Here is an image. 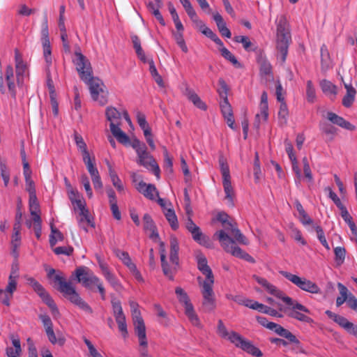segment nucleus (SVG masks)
Wrapping results in <instances>:
<instances>
[{
  "label": "nucleus",
  "mask_w": 357,
  "mask_h": 357,
  "mask_svg": "<svg viewBox=\"0 0 357 357\" xmlns=\"http://www.w3.org/2000/svg\"><path fill=\"white\" fill-rule=\"evenodd\" d=\"M144 229L149 232V238L155 242L159 243V252L160 255L161 266L163 273L170 280L174 279V275L176 272L179 265L178 250L179 245L177 238L175 236L170 238V253L169 262L166 259L165 245L160 241L159 234L153 220L149 214H144L143 217Z\"/></svg>",
  "instance_id": "1"
},
{
  "label": "nucleus",
  "mask_w": 357,
  "mask_h": 357,
  "mask_svg": "<svg viewBox=\"0 0 357 357\" xmlns=\"http://www.w3.org/2000/svg\"><path fill=\"white\" fill-rule=\"evenodd\" d=\"M54 268L47 271V277L52 278L54 282L59 284L58 289L63 296L72 304L88 314H92L93 311L91 307L80 296L71 282L66 281L62 274H56Z\"/></svg>",
  "instance_id": "2"
},
{
  "label": "nucleus",
  "mask_w": 357,
  "mask_h": 357,
  "mask_svg": "<svg viewBox=\"0 0 357 357\" xmlns=\"http://www.w3.org/2000/svg\"><path fill=\"white\" fill-rule=\"evenodd\" d=\"M275 30L274 41L278 52L280 54V60L284 63L288 54L289 46L291 43L290 24L284 14L278 15L275 20Z\"/></svg>",
  "instance_id": "3"
},
{
  "label": "nucleus",
  "mask_w": 357,
  "mask_h": 357,
  "mask_svg": "<svg viewBox=\"0 0 357 357\" xmlns=\"http://www.w3.org/2000/svg\"><path fill=\"white\" fill-rule=\"evenodd\" d=\"M217 333L222 338L228 340L236 347L241 348L252 356L261 357L263 355L262 352L254 346L250 341L245 340L240 334L234 331H229L222 320L218 321Z\"/></svg>",
  "instance_id": "4"
},
{
  "label": "nucleus",
  "mask_w": 357,
  "mask_h": 357,
  "mask_svg": "<svg viewBox=\"0 0 357 357\" xmlns=\"http://www.w3.org/2000/svg\"><path fill=\"white\" fill-rule=\"evenodd\" d=\"M106 118L109 121L110 130L114 137L121 144L129 142V137L120 128L121 113L115 107H108L105 111Z\"/></svg>",
  "instance_id": "5"
},
{
  "label": "nucleus",
  "mask_w": 357,
  "mask_h": 357,
  "mask_svg": "<svg viewBox=\"0 0 357 357\" xmlns=\"http://www.w3.org/2000/svg\"><path fill=\"white\" fill-rule=\"evenodd\" d=\"M215 235L218 236L222 247L227 252L231 253L233 256L243 259L250 263L255 262V259L238 246H236L231 237H229L224 231H218Z\"/></svg>",
  "instance_id": "6"
},
{
  "label": "nucleus",
  "mask_w": 357,
  "mask_h": 357,
  "mask_svg": "<svg viewBox=\"0 0 357 357\" xmlns=\"http://www.w3.org/2000/svg\"><path fill=\"white\" fill-rule=\"evenodd\" d=\"M279 273L287 280L304 291L314 294L321 293V289L319 286L315 282L305 278L300 277L285 271H280Z\"/></svg>",
  "instance_id": "7"
},
{
  "label": "nucleus",
  "mask_w": 357,
  "mask_h": 357,
  "mask_svg": "<svg viewBox=\"0 0 357 357\" xmlns=\"http://www.w3.org/2000/svg\"><path fill=\"white\" fill-rule=\"evenodd\" d=\"M175 293L179 302L183 305L185 314L187 316L190 323L195 326L202 328V325L200 322L199 318L196 314L187 293L179 287L176 288Z\"/></svg>",
  "instance_id": "8"
},
{
  "label": "nucleus",
  "mask_w": 357,
  "mask_h": 357,
  "mask_svg": "<svg viewBox=\"0 0 357 357\" xmlns=\"http://www.w3.org/2000/svg\"><path fill=\"white\" fill-rule=\"evenodd\" d=\"M26 282L40 297L43 301L50 308L53 314H59V310L54 300L48 292L36 280L31 277H26Z\"/></svg>",
  "instance_id": "9"
},
{
  "label": "nucleus",
  "mask_w": 357,
  "mask_h": 357,
  "mask_svg": "<svg viewBox=\"0 0 357 357\" xmlns=\"http://www.w3.org/2000/svg\"><path fill=\"white\" fill-rule=\"evenodd\" d=\"M197 281L202 287V294L203 296L202 305L206 311H213L215 308V300L213 285L214 282H202V278L198 277Z\"/></svg>",
  "instance_id": "10"
},
{
  "label": "nucleus",
  "mask_w": 357,
  "mask_h": 357,
  "mask_svg": "<svg viewBox=\"0 0 357 357\" xmlns=\"http://www.w3.org/2000/svg\"><path fill=\"white\" fill-rule=\"evenodd\" d=\"M73 62L82 80H88L89 77L93 75L90 61L80 51H76L75 52Z\"/></svg>",
  "instance_id": "11"
},
{
  "label": "nucleus",
  "mask_w": 357,
  "mask_h": 357,
  "mask_svg": "<svg viewBox=\"0 0 357 357\" xmlns=\"http://www.w3.org/2000/svg\"><path fill=\"white\" fill-rule=\"evenodd\" d=\"M41 43L43 46V56L47 64V69L48 70L49 67L52 63V48L49 38V29H48V22H47V17L45 16L43 22L42 23L41 28Z\"/></svg>",
  "instance_id": "12"
},
{
  "label": "nucleus",
  "mask_w": 357,
  "mask_h": 357,
  "mask_svg": "<svg viewBox=\"0 0 357 357\" xmlns=\"http://www.w3.org/2000/svg\"><path fill=\"white\" fill-rule=\"evenodd\" d=\"M253 278L259 284L264 287L268 294L282 300L284 303H291V298L287 296L282 291L278 289L276 286L270 283L266 278L256 275H253Z\"/></svg>",
  "instance_id": "13"
},
{
  "label": "nucleus",
  "mask_w": 357,
  "mask_h": 357,
  "mask_svg": "<svg viewBox=\"0 0 357 357\" xmlns=\"http://www.w3.org/2000/svg\"><path fill=\"white\" fill-rule=\"evenodd\" d=\"M137 154L138 156L137 163L147 169L152 171L156 177L159 178L160 172L159 166L157 165L155 160L151 154L147 151V148L146 147V149L139 150Z\"/></svg>",
  "instance_id": "14"
},
{
  "label": "nucleus",
  "mask_w": 357,
  "mask_h": 357,
  "mask_svg": "<svg viewBox=\"0 0 357 357\" xmlns=\"http://www.w3.org/2000/svg\"><path fill=\"white\" fill-rule=\"evenodd\" d=\"M82 81L89 86L92 98L94 100L99 101L100 104L105 105L106 103L105 98L102 96L99 99L100 93L103 92V83L102 81L98 78L93 77L92 75L89 77L88 80Z\"/></svg>",
  "instance_id": "15"
},
{
  "label": "nucleus",
  "mask_w": 357,
  "mask_h": 357,
  "mask_svg": "<svg viewBox=\"0 0 357 357\" xmlns=\"http://www.w3.org/2000/svg\"><path fill=\"white\" fill-rule=\"evenodd\" d=\"M39 319L43 324L49 341L53 344L58 343L59 345H63L66 340L63 337H59L56 338L53 330V324L50 317L44 314H40Z\"/></svg>",
  "instance_id": "16"
},
{
  "label": "nucleus",
  "mask_w": 357,
  "mask_h": 357,
  "mask_svg": "<svg viewBox=\"0 0 357 357\" xmlns=\"http://www.w3.org/2000/svg\"><path fill=\"white\" fill-rule=\"evenodd\" d=\"M286 304L287 305H289V307H291V312L289 313V317L294 318L297 320H299L301 321H303V322H306V323H311L312 321V319L310 317H309L302 313V312H306V313L310 312L309 310L306 307L303 305L302 304L298 303V302L293 300L292 298H291V304L290 303H286Z\"/></svg>",
  "instance_id": "17"
},
{
  "label": "nucleus",
  "mask_w": 357,
  "mask_h": 357,
  "mask_svg": "<svg viewBox=\"0 0 357 357\" xmlns=\"http://www.w3.org/2000/svg\"><path fill=\"white\" fill-rule=\"evenodd\" d=\"M86 169L91 177V180L95 189H100L102 188V183L95 164V158H91L90 155L82 158Z\"/></svg>",
  "instance_id": "18"
},
{
  "label": "nucleus",
  "mask_w": 357,
  "mask_h": 357,
  "mask_svg": "<svg viewBox=\"0 0 357 357\" xmlns=\"http://www.w3.org/2000/svg\"><path fill=\"white\" fill-rule=\"evenodd\" d=\"M222 227L223 229L221 231H224L229 237H230L229 234H231L233 236L231 238L234 241V243L237 242L242 245H248V240L238 229L236 225L231 222H228L223 224Z\"/></svg>",
  "instance_id": "19"
},
{
  "label": "nucleus",
  "mask_w": 357,
  "mask_h": 357,
  "mask_svg": "<svg viewBox=\"0 0 357 357\" xmlns=\"http://www.w3.org/2000/svg\"><path fill=\"white\" fill-rule=\"evenodd\" d=\"M185 227L191 233L192 238L195 241L206 247L209 246L208 238L205 236L202 233L199 227L194 223L190 217H188L186 221Z\"/></svg>",
  "instance_id": "20"
},
{
  "label": "nucleus",
  "mask_w": 357,
  "mask_h": 357,
  "mask_svg": "<svg viewBox=\"0 0 357 357\" xmlns=\"http://www.w3.org/2000/svg\"><path fill=\"white\" fill-rule=\"evenodd\" d=\"M185 227L191 233L192 238L195 241L206 247L209 246L208 238L205 236L202 233L199 227L194 223L190 217H188L186 221Z\"/></svg>",
  "instance_id": "21"
},
{
  "label": "nucleus",
  "mask_w": 357,
  "mask_h": 357,
  "mask_svg": "<svg viewBox=\"0 0 357 357\" xmlns=\"http://www.w3.org/2000/svg\"><path fill=\"white\" fill-rule=\"evenodd\" d=\"M197 263V268L203 275L206 276L205 280L202 279V282H214V277L211 268L208 265L206 257L200 252H197L195 255Z\"/></svg>",
  "instance_id": "22"
},
{
  "label": "nucleus",
  "mask_w": 357,
  "mask_h": 357,
  "mask_svg": "<svg viewBox=\"0 0 357 357\" xmlns=\"http://www.w3.org/2000/svg\"><path fill=\"white\" fill-rule=\"evenodd\" d=\"M17 275H13V273L12 272L8 278V283L5 290H3L1 303L6 306L10 305V300L13 298L14 291L17 289Z\"/></svg>",
  "instance_id": "23"
},
{
  "label": "nucleus",
  "mask_w": 357,
  "mask_h": 357,
  "mask_svg": "<svg viewBox=\"0 0 357 357\" xmlns=\"http://www.w3.org/2000/svg\"><path fill=\"white\" fill-rule=\"evenodd\" d=\"M130 306L132 312L133 324L135 327V332H139L146 331V326L142 317H141L140 311L138 309V304L133 301H130Z\"/></svg>",
  "instance_id": "24"
},
{
  "label": "nucleus",
  "mask_w": 357,
  "mask_h": 357,
  "mask_svg": "<svg viewBox=\"0 0 357 357\" xmlns=\"http://www.w3.org/2000/svg\"><path fill=\"white\" fill-rule=\"evenodd\" d=\"M326 118L331 123L337 125L347 130L352 131L356 129V127L353 124L334 112H327Z\"/></svg>",
  "instance_id": "25"
},
{
  "label": "nucleus",
  "mask_w": 357,
  "mask_h": 357,
  "mask_svg": "<svg viewBox=\"0 0 357 357\" xmlns=\"http://www.w3.org/2000/svg\"><path fill=\"white\" fill-rule=\"evenodd\" d=\"M136 189L145 197L151 200L154 199L155 196L158 195V192L154 185L146 184L143 181H139V182L137 184Z\"/></svg>",
  "instance_id": "26"
},
{
  "label": "nucleus",
  "mask_w": 357,
  "mask_h": 357,
  "mask_svg": "<svg viewBox=\"0 0 357 357\" xmlns=\"http://www.w3.org/2000/svg\"><path fill=\"white\" fill-rule=\"evenodd\" d=\"M268 329L274 331L276 334L287 339L291 342L299 344V340L294 335L276 323L271 322Z\"/></svg>",
  "instance_id": "27"
},
{
  "label": "nucleus",
  "mask_w": 357,
  "mask_h": 357,
  "mask_svg": "<svg viewBox=\"0 0 357 357\" xmlns=\"http://www.w3.org/2000/svg\"><path fill=\"white\" fill-rule=\"evenodd\" d=\"M268 329L274 331L276 334L287 339L291 342L299 344V340L294 335L276 323L271 322Z\"/></svg>",
  "instance_id": "28"
},
{
  "label": "nucleus",
  "mask_w": 357,
  "mask_h": 357,
  "mask_svg": "<svg viewBox=\"0 0 357 357\" xmlns=\"http://www.w3.org/2000/svg\"><path fill=\"white\" fill-rule=\"evenodd\" d=\"M139 342V349L138 352L139 354V357H152L149 354L148 350V340L146 337V331H139L135 333Z\"/></svg>",
  "instance_id": "29"
},
{
  "label": "nucleus",
  "mask_w": 357,
  "mask_h": 357,
  "mask_svg": "<svg viewBox=\"0 0 357 357\" xmlns=\"http://www.w3.org/2000/svg\"><path fill=\"white\" fill-rule=\"evenodd\" d=\"M346 94L342 98V105L345 107H351L356 99V90L351 84L344 83Z\"/></svg>",
  "instance_id": "30"
},
{
  "label": "nucleus",
  "mask_w": 357,
  "mask_h": 357,
  "mask_svg": "<svg viewBox=\"0 0 357 357\" xmlns=\"http://www.w3.org/2000/svg\"><path fill=\"white\" fill-rule=\"evenodd\" d=\"M6 82L7 84L8 90L10 96L15 98L16 97V87L14 80L13 68L11 66H8L5 73Z\"/></svg>",
  "instance_id": "31"
},
{
  "label": "nucleus",
  "mask_w": 357,
  "mask_h": 357,
  "mask_svg": "<svg viewBox=\"0 0 357 357\" xmlns=\"http://www.w3.org/2000/svg\"><path fill=\"white\" fill-rule=\"evenodd\" d=\"M77 223L79 227L84 230L86 232L88 231V226H90L91 227H94V223L91 220V218L89 216V212L87 211V212H79L78 215L76 217Z\"/></svg>",
  "instance_id": "32"
},
{
  "label": "nucleus",
  "mask_w": 357,
  "mask_h": 357,
  "mask_svg": "<svg viewBox=\"0 0 357 357\" xmlns=\"http://www.w3.org/2000/svg\"><path fill=\"white\" fill-rule=\"evenodd\" d=\"M15 68L17 79L24 77L27 70L26 64L23 61L21 54L17 50L15 51Z\"/></svg>",
  "instance_id": "33"
},
{
  "label": "nucleus",
  "mask_w": 357,
  "mask_h": 357,
  "mask_svg": "<svg viewBox=\"0 0 357 357\" xmlns=\"http://www.w3.org/2000/svg\"><path fill=\"white\" fill-rule=\"evenodd\" d=\"M185 95L189 100H190L195 106L202 110H206V105L201 100L199 96L192 89L187 88Z\"/></svg>",
  "instance_id": "34"
},
{
  "label": "nucleus",
  "mask_w": 357,
  "mask_h": 357,
  "mask_svg": "<svg viewBox=\"0 0 357 357\" xmlns=\"http://www.w3.org/2000/svg\"><path fill=\"white\" fill-rule=\"evenodd\" d=\"M13 230L14 233L12 236L11 240L12 253L15 257H17L18 256L17 248L20 247L21 243L20 226H17V225L15 224L14 225Z\"/></svg>",
  "instance_id": "35"
},
{
  "label": "nucleus",
  "mask_w": 357,
  "mask_h": 357,
  "mask_svg": "<svg viewBox=\"0 0 357 357\" xmlns=\"http://www.w3.org/2000/svg\"><path fill=\"white\" fill-rule=\"evenodd\" d=\"M340 210L341 211V216L344 220L346 223H347L348 226L349 227L351 231L352 234L356 238V242H357V227L354 222L352 220V217L349 213L347 209L344 206L343 207L340 208Z\"/></svg>",
  "instance_id": "36"
},
{
  "label": "nucleus",
  "mask_w": 357,
  "mask_h": 357,
  "mask_svg": "<svg viewBox=\"0 0 357 357\" xmlns=\"http://www.w3.org/2000/svg\"><path fill=\"white\" fill-rule=\"evenodd\" d=\"M91 274H93V273L86 266L78 267L75 271L77 280L79 282L82 283V284L91 276Z\"/></svg>",
  "instance_id": "37"
},
{
  "label": "nucleus",
  "mask_w": 357,
  "mask_h": 357,
  "mask_svg": "<svg viewBox=\"0 0 357 357\" xmlns=\"http://www.w3.org/2000/svg\"><path fill=\"white\" fill-rule=\"evenodd\" d=\"M222 185L225 193V199L227 200L228 204L230 206H233V198L234 196V192L233 187L231 185V179H223Z\"/></svg>",
  "instance_id": "38"
},
{
  "label": "nucleus",
  "mask_w": 357,
  "mask_h": 357,
  "mask_svg": "<svg viewBox=\"0 0 357 357\" xmlns=\"http://www.w3.org/2000/svg\"><path fill=\"white\" fill-rule=\"evenodd\" d=\"M131 39L138 58L144 63H146V56L141 47V42L138 36L133 35L131 36Z\"/></svg>",
  "instance_id": "39"
},
{
  "label": "nucleus",
  "mask_w": 357,
  "mask_h": 357,
  "mask_svg": "<svg viewBox=\"0 0 357 357\" xmlns=\"http://www.w3.org/2000/svg\"><path fill=\"white\" fill-rule=\"evenodd\" d=\"M326 314L328 315L329 318L333 319L335 323H337L340 326L343 328L344 330L348 326L350 321L345 317L337 314L330 310L326 311Z\"/></svg>",
  "instance_id": "40"
},
{
  "label": "nucleus",
  "mask_w": 357,
  "mask_h": 357,
  "mask_svg": "<svg viewBox=\"0 0 357 357\" xmlns=\"http://www.w3.org/2000/svg\"><path fill=\"white\" fill-rule=\"evenodd\" d=\"M164 214H165L166 219L169 222L171 227L174 230L177 229L178 227V219L175 214L174 211L171 208H165Z\"/></svg>",
  "instance_id": "41"
},
{
  "label": "nucleus",
  "mask_w": 357,
  "mask_h": 357,
  "mask_svg": "<svg viewBox=\"0 0 357 357\" xmlns=\"http://www.w3.org/2000/svg\"><path fill=\"white\" fill-rule=\"evenodd\" d=\"M319 129L324 134L329 136L330 140L334 139L337 131V129L335 126L326 122H321L319 123Z\"/></svg>",
  "instance_id": "42"
},
{
  "label": "nucleus",
  "mask_w": 357,
  "mask_h": 357,
  "mask_svg": "<svg viewBox=\"0 0 357 357\" xmlns=\"http://www.w3.org/2000/svg\"><path fill=\"white\" fill-rule=\"evenodd\" d=\"M75 144L77 146V149L81 151L82 158L85 156L90 155L89 153L87 150V146L86 143L84 142L82 137L77 134V132L74 135Z\"/></svg>",
  "instance_id": "43"
},
{
  "label": "nucleus",
  "mask_w": 357,
  "mask_h": 357,
  "mask_svg": "<svg viewBox=\"0 0 357 357\" xmlns=\"http://www.w3.org/2000/svg\"><path fill=\"white\" fill-rule=\"evenodd\" d=\"M29 211L32 217L39 215V204L37 199L36 195H29Z\"/></svg>",
  "instance_id": "44"
},
{
  "label": "nucleus",
  "mask_w": 357,
  "mask_h": 357,
  "mask_svg": "<svg viewBox=\"0 0 357 357\" xmlns=\"http://www.w3.org/2000/svg\"><path fill=\"white\" fill-rule=\"evenodd\" d=\"M221 55L227 60L230 61L234 66H235L237 68H240L241 66V63L238 61L236 58L234 56V54H231V52L227 50L225 47H222L220 49Z\"/></svg>",
  "instance_id": "45"
},
{
  "label": "nucleus",
  "mask_w": 357,
  "mask_h": 357,
  "mask_svg": "<svg viewBox=\"0 0 357 357\" xmlns=\"http://www.w3.org/2000/svg\"><path fill=\"white\" fill-rule=\"evenodd\" d=\"M289 112L285 102H281L278 111V121L280 125H285L287 121Z\"/></svg>",
  "instance_id": "46"
},
{
  "label": "nucleus",
  "mask_w": 357,
  "mask_h": 357,
  "mask_svg": "<svg viewBox=\"0 0 357 357\" xmlns=\"http://www.w3.org/2000/svg\"><path fill=\"white\" fill-rule=\"evenodd\" d=\"M219 165L220 167L221 174L223 179H231L229 168L226 161V159L222 156L219 158Z\"/></svg>",
  "instance_id": "47"
},
{
  "label": "nucleus",
  "mask_w": 357,
  "mask_h": 357,
  "mask_svg": "<svg viewBox=\"0 0 357 357\" xmlns=\"http://www.w3.org/2000/svg\"><path fill=\"white\" fill-rule=\"evenodd\" d=\"M334 253L335 263L338 266L342 265L344 263L346 257L345 248L341 246L336 247L334 248Z\"/></svg>",
  "instance_id": "48"
},
{
  "label": "nucleus",
  "mask_w": 357,
  "mask_h": 357,
  "mask_svg": "<svg viewBox=\"0 0 357 357\" xmlns=\"http://www.w3.org/2000/svg\"><path fill=\"white\" fill-rule=\"evenodd\" d=\"M320 86L323 92L326 94L335 95L337 93L335 86L329 81L325 79L321 81Z\"/></svg>",
  "instance_id": "49"
},
{
  "label": "nucleus",
  "mask_w": 357,
  "mask_h": 357,
  "mask_svg": "<svg viewBox=\"0 0 357 357\" xmlns=\"http://www.w3.org/2000/svg\"><path fill=\"white\" fill-rule=\"evenodd\" d=\"M105 278L116 291H119L123 289L121 283L112 273Z\"/></svg>",
  "instance_id": "50"
},
{
  "label": "nucleus",
  "mask_w": 357,
  "mask_h": 357,
  "mask_svg": "<svg viewBox=\"0 0 357 357\" xmlns=\"http://www.w3.org/2000/svg\"><path fill=\"white\" fill-rule=\"evenodd\" d=\"M258 63H259L260 72L262 75H268L271 73V65L266 59L260 58L258 60Z\"/></svg>",
  "instance_id": "51"
},
{
  "label": "nucleus",
  "mask_w": 357,
  "mask_h": 357,
  "mask_svg": "<svg viewBox=\"0 0 357 357\" xmlns=\"http://www.w3.org/2000/svg\"><path fill=\"white\" fill-rule=\"evenodd\" d=\"M313 227L317 232V238H318L319 241H320V243L322 244V245L326 249L330 250L329 245L326 239L324 232L322 228L319 225H314Z\"/></svg>",
  "instance_id": "52"
},
{
  "label": "nucleus",
  "mask_w": 357,
  "mask_h": 357,
  "mask_svg": "<svg viewBox=\"0 0 357 357\" xmlns=\"http://www.w3.org/2000/svg\"><path fill=\"white\" fill-rule=\"evenodd\" d=\"M112 305L115 319L119 317H126L123 312L121 302L119 301L113 299L112 301Z\"/></svg>",
  "instance_id": "53"
},
{
  "label": "nucleus",
  "mask_w": 357,
  "mask_h": 357,
  "mask_svg": "<svg viewBox=\"0 0 357 357\" xmlns=\"http://www.w3.org/2000/svg\"><path fill=\"white\" fill-rule=\"evenodd\" d=\"M306 97L310 102H314L316 99L315 89L312 84V81L308 80L306 86Z\"/></svg>",
  "instance_id": "54"
},
{
  "label": "nucleus",
  "mask_w": 357,
  "mask_h": 357,
  "mask_svg": "<svg viewBox=\"0 0 357 357\" xmlns=\"http://www.w3.org/2000/svg\"><path fill=\"white\" fill-rule=\"evenodd\" d=\"M219 88L218 89V92L220 98L222 100H227V94L229 91V87L225 80L223 79H220L218 80Z\"/></svg>",
  "instance_id": "55"
},
{
  "label": "nucleus",
  "mask_w": 357,
  "mask_h": 357,
  "mask_svg": "<svg viewBox=\"0 0 357 357\" xmlns=\"http://www.w3.org/2000/svg\"><path fill=\"white\" fill-rule=\"evenodd\" d=\"M33 227L35 231L36 237L40 239L41 236V218L40 215H35L33 218Z\"/></svg>",
  "instance_id": "56"
},
{
  "label": "nucleus",
  "mask_w": 357,
  "mask_h": 357,
  "mask_svg": "<svg viewBox=\"0 0 357 357\" xmlns=\"http://www.w3.org/2000/svg\"><path fill=\"white\" fill-rule=\"evenodd\" d=\"M164 169L169 173H172L173 172L172 159L169 156L167 149L164 151Z\"/></svg>",
  "instance_id": "57"
},
{
  "label": "nucleus",
  "mask_w": 357,
  "mask_h": 357,
  "mask_svg": "<svg viewBox=\"0 0 357 357\" xmlns=\"http://www.w3.org/2000/svg\"><path fill=\"white\" fill-rule=\"evenodd\" d=\"M119 327V330L121 332L122 336L126 338L128 336L127 324L126 321V317H119L115 319Z\"/></svg>",
  "instance_id": "58"
},
{
  "label": "nucleus",
  "mask_w": 357,
  "mask_h": 357,
  "mask_svg": "<svg viewBox=\"0 0 357 357\" xmlns=\"http://www.w3.org/2000/svg\"><path fill=\"white\" fill-rule=\"evenodd\" d=\"M220 106L221 112H222L223 116L233 114L231 106L229 104L228 99L222 100L220 102Z\"/></svg>",
  "instance_id": "59"
},
{
  "label": "nucleus",
  "mask_w": 357,
  "mask_h": 357,
  "mask_svg": "<svg viewBox=\"0 0 357 357\" xmlns=\"http://www.w3.org/2000/svg\"><path fill=\"white\" fill-rule=\"evenodd\" d=\"M25 183H26V190L29 192V195H36L35 183L31 178V176L26 175Z\"/></svg>",
  "instance_id": "60"
},
{
  "label": "nucleus",
  "mask_w": 357,
  "mask_h": 357,
  "mask_svg": "<svg viewBox=\"0 0 357 357\" xmlns=\"http://www.w3.org/2000/svg\"><path fill=\"white\" fill-rule=\"evenodd\" d=\"M1 176L3 180L4 185L6 187L10 181V172L5 163H0Z\"/></svg>",
  "instance_id": "61"
},
{
  "label": "nucleus",
  "mask_w": 357,
  "mask_h": 357,
  "mask_svg": "<svg viewBox=\"0 0 357 357\" xmlns=\"http://www.w3.org/2000/svg\"><path fill=\"white\" fill-rule=\"evenodd\" d=\"M235 41L241 43L246 51H250L252 43L248 36H238L235 37Z\"/></svg>",
  "instance_id": "62"
},
{
  "label": "nucleus",
  "mask_w": 357,
  "mask_h": 357,
  "mask_svg": "<svg viewBox=\"0 0 357 357\" xmlns=\"http://www.w3.org/2000/svg\"><path fill=\"white\" fill-rule=\"evenodd\" d=\"M81 183L83 185L88 197L89 198L92 197L93 192L90 185L89 179L85 174L81 176Z\"/></svg>",
  "instance_id": "63"
},
{
  "label": "nucleus",
  "mask_w": 357,
  "mask_h": 357,
  "mask_svg": "<svg viewBox=\"0 0 357 357\" xmlns=\"http://www.w3.org/2000/svg\"><path fill=\"white\" fill-rule=\"evenodd\" d=\"M73 248L70 246H60L56 247L54 249V252L56 255H65L69 256L72 254Z\"/></svg>",
  "instance_id": "64"
}]
</instances>
